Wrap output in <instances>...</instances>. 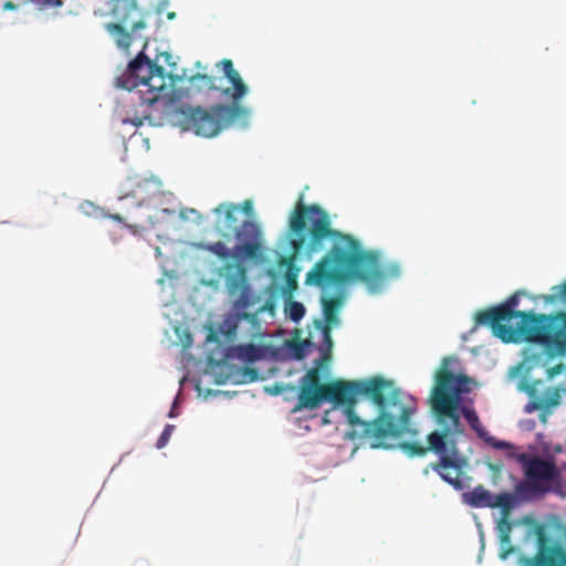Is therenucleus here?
Returning <instances> with one entry per match:
<instances>
[{"instance_id": "obj_43", "label": "nucleus", "mask_w": 566, "mask_h": 566, "mask_svg": "<svg viewBox=\"0 0 566 566\" xmlns=\"http://www.w3.org/2000/svg\"><path fill=\"white\" fill-rule=\"evenodd\" d=\"M206 285L212 286L213 285V281L206 282Z\"/></svg>"}, {"instance_id": "obj_22", "label": "nucleus", "mask_w": 566, "mask_h": 566, "mask_svg": "<svg viewBox=\"0 0 566 566\" xmlns=\"http://www.w3.org/2000/svg\"><path fill=\"white\" fill-rule=\"evenodd\" d=\"M239 358L247 361H255L261 357L260 348L254 344L239 345L234 348Z\"/></svg>"}, {"instance_id": "obj_1", "label": "nucleus", "mask_w": 566, "mask_h": 566, "mask_svg": "<svg viewBox=\"0 0 566 566\" xmlns=\"http://www.w3.org/2000/svg\"><path fill=\"white\" fill-rule=\"evenodd\" d=\"M318 359L300 379L293 412L315 410L325 401L346 407L353 441L371 449H387L389 440L408 431L416 408L402 402V392L394 381L382 377L365 380H333L322 382Z\"/></svg>"}, {"instance_id": "obj_6", "label": "nucleus", "mask_w": 566, "mask_h": 566, "mask_svg": "<svg viewBox=\"0 0 566 566\" xmlns=\"http://www.w3.org/2000/svg\"><path fill=\"white\" fill-rule=\"evenodd\" d=\"M462 413L481 439L494 449L504 450L509 459L521 464L524 479L515 484L517 497L531 500L535 496H543L551 492L552 484L559 482L560 471L553 460L517 452L514 444L489 436L473 409L462 408Z\"/></svg>"}, {"instance_id": "obj_30", "label": "nucleus", "mask_w": 566, "mask_h": 566, "mask_svg": "<svg viewBox=\"0 0 566 566\" xmlns=\"http://www.w3.org/2000/svg\"><path fill=\"white\" fill-rule=\"evenodd\" d=\"M559 399H560L559 390L555 389L554 392H553V396L549 397L545 402H543L542 406L543 407L557 406L559 403Z\"/></svg>"}, {"instance_id": "obj_16", "label": "nucleus", "mask_w": 566, "mask_h": 566, "mask_svg": "<svg viewBox=\"0 0 566 566\" xmlns=\"http://www.w3.org/2000/svg\"><path fill=\"white\" fill-rule=\"evenodd\" d=\"M290 228L297 238L292 239L291 244L294 253H298L306 239V218L313 214H291Z\"/></svg>"}, {"instance_id": "obj_29", "label": "nucleus", "mask_w": 566, "mask_h": 566, "mask_svg": "<svg viewBox=\"0 0 566 566\" xmlns=\"http://www.w3.org/2000/svg\"><path fill=\"white\" fill-rule=\"evenodd\" d=\"M285 279H286V285L290 290L296 289V286H297L296 273L292 272V270L289 269V271L286 272Z\"/></svg>"}, {"instance_id": "obj_5", "label": "nucleus", "mask_w": 566, "mask_h": 566, "mask_svg": "<svg viewBox=\"0 0 566 566\" xmlns=\"http://www.w3.org/2000/svg\"><path fill=\"white\" fill-rule=\"evenodd\" d=\"M468 381L463 375H454L443 367L436 374V385L431 391L430 403L441 431H432L427 437L429 451L439 455L459 454L453 434L462 433L463 428L459 415L460 395L462 387Z\"/></svg>"}, {"instance_id": "obj_19", "label": "nucleus", "mask_w": 566, "mask_h": 566, "mask_svg": "<svg viewBox=\"0 0 566 566\" xmlns=\"http://www.w3.org/2000/svg\"><path fill=\"white\" fill-rule=\"evenodd\" d=\"M112 14L127 22V15H137L138 7L135 0H112Z\"/></svg>"}, {"instance_id": "obj_4", "label": "nucleus", "mask_w": 566, "mask_h": 566, "mask_svg": "<svg viewBox=\"0 0 566 566\" xmlns=\"http://www.w3.org/2000/svg\"><path fill=\"white\" fill-rule=\"evenodd\" d=\"M199 247L224 262L218 269V276L223 279L224 291L230 304V313L226 318V324L229 327L228 334H234L241 321L255 324L261 313L273 314L274 304L271 301L262 303L261 295L250 283L247 266L243 262L233 260V250H230L221 241Z\"/></svg>"}, {"instance_id": "obj_39", "label": "nucleus", "mask_w": 566, "mask_h": 566, "mask_svg": "<svg viewBox=\"0 0 566 566\" xmlns=\"http://www.w3.org/2000/svg\"><path fill=\"white\" fill-rule=\"evenodd\" d=\"M282 263H291V259H285V258H283V259H282Z\"/></svg>"}, {"instance_id": "obj_24", "label": "nucleus", "mask_w": 566, "mask_h": 566, "mask_svg": "<svg viewBox=\"0 0 566 566\" xmlns=\"http://www.w3.org/2000/svg\"><path fill=\"white\" fill-rule=\"evenodd\" d=\"M286 312L289 314V317L293 321V322H298L301 321V318L304 316L305 314V307L302 303L300 302H295V301H291L289 304H287V307H286Z\"/></svg>"}, {"instance_id": "obj_40", "label": "nucleus", "mask_w": 566, "mask_h": 566, "mask_svg": "<svg viewBox=\"0 0 566 566\" xmlns=\"http://www.w3.org/2000/svg\"><path fill=\"white\" fill-rule=\"evenodd\" d=\"M133 124L136 125V126H139V125H142V120L138 119L137 122H133Z\"/></svg>"}, {"instance_id": "obj_35", "label": "nucleus", "mask_w": 566, "mask_h": 566, "mask_svg": "<svg viewBox=\"0 0 566 566\" xmlns=\"http://www.w3.org/2000/svg\"><path fill=\"white\" fill-rule=\"evenodd\" d=\"M556 295H545L544 298L547 302H553L555 300Z\"/></svg>"}, {"instance_id": "obj_18", "label": "nucleus", "mask_w": 566, "mask_h": 566, "mask_svg": "<svg viewBox=\"0 0 566 566\" xmlns=\"http://www.w3.org/2000/svg\"><path fill=\"white\" fill-rule=\"evenodd\" d=\"M189 90L196 93L216 91V78L207 74H195L189 78Z\"/></svg>"}, {"instance_id": "obj_14", "label": "nucleus", "mask_w": 566, "mask_h": 566, "mask_svg": "<svg viewBox=\"0 0 566 566\" xmlns=\"http://www.w3.org/2000/svg\"><path fill=\"white\" fill-rule=\"evenodd\" d=\"M116 20L114 23H107L106 30L115 38V41L119 48L127 49L132 43V34L137 33L146 27L145 15L138 8V14H128L127 22L112 14Z\"/></svg>"}, {"instance_id": "obj_28", "label": "nucleus", "mask_w": 566, "mask_h": 566, "mask_svg": "<svg viewBox=\"0 0 566 566\" xmlns=\"http://www.w3.org/2000/svg\"><path fill=\"white\" fill-rule=\"evenodd\" d=\"M28 4H30L29 0H17V2L7 1L3 4V10H15Z\"/></svg>"}, {"instance_id": "obj_7", "label": "nucleus", "mask_w": 566, "mask_h": 566, "mask_svg": "<svg viewBox=\"0 0 566 566\" xmlns=\"http://www.w3.org/2000/svg\"><path fill=\"white\" fill-rule=\"evenodd\" d=\"M234 109V106L224 104H217L209 111L202 107H184V128L192 130L198 136L213 137L233 115Z\"/></svg>"}, {"instance_id": "obj_44", "label": "nucleus", "mask_w": 566, "mask_h": 566, "mask_svg": "<svg viewBox=\"0 0 566 566\" xmlns=\"http://www.w3.org/2000/svg\"><path fill=\"white\" fill-rule=\"evenodd\" d=\"M491 469H492V470H500V468H499V467H494V465H491Z\"/></svg>"}, {"instance_id": "obj_34", "label": "nucleus", "mask_w": 566, "mask_h": 566, "mask_svg": "<svg viewBox=\"0 0 566 566\" xmlns=\"http://www.w3.org/2000/svg\"><path fill=\"white\" fill-rule=\"evenodd\" d=\"M558 290V296L566 301V281L560 286H555L554 290Z\"/></svg>"}, {"instance_id": "obj_13", "label": "nucleus", "mask_w": 566, "mask_h": 566, "mask_svg": "<svg viewBox=\"0 0 566 566\" xmlns=\"http://www.w3.org/2000/svg\"><path fill=\"white\" fill-rule=\"evenodd\" d=\"M171 76H168L163 66H157L155 71L144 82V86L139 88V96L144 104L153 105L159 98L169 96L171 92Z\"/></svg>"}, {"instance_id": "obj_26", "label": "nucleus", "mask_w": 566, "mask_h": 566, "mask_svg": "<svg viewBox=\"0 0 566 566\" xmlns=\"http://www.w3.org/2000/svg\"><path fill=\"white\" fill-rule=\"evenodd\" d=\"M402 449L409 454V455H417L422 457L429 452L427 446H422L418 442H406L402 444Z\"/></svg>"}, {"instance_id": "obj_2", "label": "nucleus", "mask_w": 566, "mask_h": 566, "mask_svg": "<svg viewBox=\"0 0 566 566\" xmlns=\"http://www.w3.org/2000/svg\"><path fill=\"white\" fill-rule=\"evenodd\" d=\"M310 231L308 252L323 249V241L329 239L328 252L307 273L306 282L319 287L344 284L350 281L363 282L371 292L378 291L388 281L400 275L398 263H381L376 251H366L360 242L349 234L333 230L321 214Z\"/></svg>"}, {"instance_id": "obj_38", "label": "nucleus", "mask_w": 566, "mask_h": 566, "mask_svg": "<svg viewBox=\"0 0 566 566\" xmlns=\"http://www.w3.org/2000/svg\"><path fill=\"white\" fill-rule=\"evenodd\" d=\"M180 212H191V213H195L196 210L195 209H187V210H181Z\"/></svg>"}, {"instance_id": "obj_20", "label": "nucleus", "mask_w": 566, "mask_h": 566, "mask_svg": "<svg viewBox=\"0 0 566 566\" xmlns=\"http://www.w3.org/2000/svg\"><path fill=\"white\" fill-rule=\"evenodd\" d=\"M253 200L245 199L242 203L222 202L213 208L212 212H252Z\"/></svg>"}, {"instance_id": "obj_27", "label": "nucleus", "mask_w": 566, "mask_h": 566, "mask_svg": "<svg viewBox=\"0 0 566 566\" xmlns=\"http://www.w3.org/2000/svg\"><path fill=\"white\" fill-rule=\"evenodd\" d=\"M175 430V426L174 424H166L164 431L161 432L160 437L158 438L157 442H156V448L157 449H163L164 447H166V444L169 442L170 440V437L172 434Z\"/></svg>"}, {"instance_id": "obj_15", "label": "nucleus", "mask_w": 566, "mask_h": 566, "mask_svg": "<svg viewBox=\"0 0 566 566\" xmlns=\"http://www.w3.org/2000/svg\"><path fill=\"white\" fill-rule=\"evenodd\" d=\"M224 76L232 84V88L223 90V95L230 96L234 103H238L247 93L248 87L243 83L239 72L234 70L233 63L229 59H223L220 62Z\"/></svg>"}, {"instance_id": "obj_23", "label": "nucleus", "mask_w": 566, "mask_h": 566, "mask_svg": "<svg viewBox=\"0 0 566 566\" xmlns=\"http://www.w3.org/2000/svg\"><path fill=\"white\" fill-rule=\"evenodd\" d=\"M291 212H325L317 203H306L304 195L301 193Z\"/></svg>"}, {"instance_id": "obj_42", "label": "nucleus", "mask_w": 566, "mask_h": 566, "mask_svg": "<svg viewBox=\"0 0 566 566\" xmlns=\"http://www.w3.org/2000/svg\"><path fill=\"white\" fill-rule=\"evenodd\" d=\"M174 17H175V13H174V12H171V13H169V14H168V18H169V19H172Z\"/></svg>"}, {"instance_id": "obj_12", "label": "nucleus", "mask_w": 566, "mask_h": 566, "mask_svg": "<svg viewBox=\"0 0 566 566\" xmlns=\"http://www.w3.org/2000/svg\"><path fill=\"white\" fill-rule=\"evenodd\" d=\"M464 464L465 460L459 454L442 455L438 462L431 463V468L443 481L452 485L455 490L462 491L467 488L463 472Z\"/></svg>"}, {"instance_id": "obj_45", "label": "nucleus", "mask_w": 566, "mask_h": 566, "mask_svg": "<svg viewBox=\"0 0 566 566\" xmlns=\"http://www.w3.org/2000/svg\"><path fill=\"white\" fill-rule=\"evenodd\" d=\"M163 212L167 213V212H170V210L169 209H163Z\"/></svg>"}, {"instance_id": "obj_8", "label": "nucleus", "mask_w": 566, "mask_h": 566, "mask_svg": "<svg viewBox=\"0 0 566 566\" xmlns=\"http://www.w3.org/2000/svg\"><path fill=\"white\" fill-rule=\"evenodd\" d=\"M537 552L533 557L522 556L520 566H566V549L562 544L552 541L543 528H538Z\"/></svg>"}, {"instance_id": "obj_21", "label": "nucleus", "mask_w": 566, "mask_h": 566, "mask_svg": "<svg viewBox=\"0 0 566 566\" xmlns=\"http://www.w3.org/2000/svg\"><path fill=\"white\" fill-rule=\"evenodd\" d=\"M510 512L511 511H507L505 513V511L502 510V516L497 521L496 525L499 538L502 545L510 544L511 541L512 523L509 521Z\"/></svg>"}, {"instance_id": "obj_31", "label": "nucleus", "mask_w": 566, "mask_h": 566, "mask_svg": "<svg viewBox=\"0 0 566 566\" xmlns=\"http://www.w3.org/2000/svg\"><path fill=\"white\" fill-rule=\"evenodd\" d=\"M564 369H565V366L563 364H557L547 369V376H548V378L552 379L556 375L560 374Z\"/></svg>"}, {"instance_id": "obj_25", "label": "nucleus", "mask_w": 566, "mask_h": 566, "mask_svg": "<svg viewBox=\"0 0 566 566\" xmlns=\"http://www.w3.org/2000/svg\"><path fill=\"white\" fill-rule=\"evenodd\" d=\"M38 11L61 8L65 0H29Z\"/></svg>"}, {"instance_id": "obj_11", "label": "nucleus", "mask_w": 566, "mask_h": 566, "mask_svg": "<svg viewBox=\"0 0 566 566\" xmlns=\"http://www.w3.org/2000/svg\"><path fill=\"white\" fill-rule=\"evenodd\" d=\"M157 66L158 64L149 60L144 53H139L129 63L127 71L118 78V82L122 87L128 91L135 88L139 91Z\"/></svg>"}, {"instance_id": "obj_33", "label": "nucleus", "mask_w": 566, "mask_h": 566, "mask_svg": "<svg viewBox=\"0 0 566 566\" xmlns=\"http://www.w3.org/2000/svg\"><path fill=\"white\" fill-rule=\"evenodd\" d=\"M80 209L83 210V212H90L96 210V206L91 201H85L80 206Z\"/></svg>"}, {"instance_id": "obj_36", "label": "nucleus", "mask_w": 566, "mask_h": 566, "mask_svg": "<svg viewBox=\"0 0 566 566\" xmlns=\"http://www.w3.org/2000/svg\"><path fill=\"white\" fill-rule=\"evenodd\" d=\"M112 218H114L116 221H122V216L118 214V213H115V214H109Z\"/></svg>"}, {"instance_id": "obj_37", "label": "nucleus", "mask_w": 566, "mask_h": 566, "mask_svg": "<svg viewBox=\"0 0 566 566\" xmlns=\"http://www.w3.org/2000/svg\"><path fill=\"white\" fill-rule=\"evenodd\" d=\"M513 552V548L510 547L507 551H505L503 554H502V558H505L510 553Z\"/></svg>"}, {"instance_id": "obj_17", "label": "nucleus", "mask_w": 566, "mask_h": 566, "mask_svg": "<svg viewBox=\"0 0 566 566\" xmlns=\"http://www.w3.org/2000/svg\"><path fill=\"white\" fill-rule=\"evenodd\" d=\"M323 313L325 318V325L324 326H335L339 323L338 318V310L343 304V296H334L329 298H323Z\"/></svg>"}, {"instance_id": "obj_3", "label": "nucleus", "mask_w": 566, "mask_h": 566, "mask_svg": "<svg viewBox=\"0 0 566 566\" xmlns=\"http://www.w3.org/2000/svg\"><path fill=\"white\" fill-rule=\"evenodd\" d=\"M522 292H515L502 304L481 311L475 321L488 325L504 343L527 342L542 345L549 354L566 353V312L537 314L518 311Z\"/></svg>"}, {"instance_id": "obj_32", "label": "nucleus", "mask_w": 566, "mask_h": 566, "mask_svg": "<svg viewBox=\"0 0 566 566\" xmlns=\"http://www.w3.org/2000/svg\"><path fill=\"white\" fill-rule=\"evenodd\" d=\"M331 329H332V327H329V326H323L324 343L326 344V346L328 348H331L333 346Z\"/></svg>"}, {"instance_id": "obj_9", "label": "nucleus", "mask_w": 566, "mask_h": 566, "mask_svg": "<svg viewBox=\"0 0 566 566\" xmlns=\"http://www.w3.org/2000/svg\"><path fill=\"white\" fill-rule=\"evenodd\" d=\"M537 496H535L536 499ZM534 500V497H533ZM463 501L472 507H500L505 513L511 511L514 506V501L528 502L531 500H522L516 496V493L503 492L497 495H493L484 486L478 485L472 491L463 493Z\"/></svg>"}, {"instance_id": "obj_41", "label": "nucleus", "mask_w": 566, "mask_h": 566, "mask_svg": "<svg viewBox=\"0 0 566 566\" xmlns=\"http://www.w3.org/2000/svg\"><path fill=\"white\" fill-rule=\"evenodd\" d=\"M169 417H171V418H172V417H175V410H171V411L169 412Z\"/></svg>"}, {"instance_id": "obj_10", "label": "nucleus", "mask_w": 566, "mask_h": 566, "mask_svg": "<svg viewBox=\"0 0 566 566\" xmlns=\"http://www.w3.org/2000/svg\"><path fill=\"white\" fill-rule=\"evenodd\" d=\"M259 227L252 222H243L242 228L237 233V238L242 242L233 249V260H260L263 254L262 243L260 241Z\"/></svg>"}]
</instances>
